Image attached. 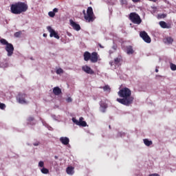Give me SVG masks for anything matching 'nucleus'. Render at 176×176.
Here are the masks:
<instances>
[{
  "mask_svg": "<svg viewBox=\"0 0 176 176\" xmlns=\"http://www.w3.org/2000/svg\"><path fill=\"white\" fill-rule=\"evenodd\" d=\"M118 94L121 98H117L116 101L122 105L129 107L131 105L134 101V97L131 96V90L127 87L121 89Z\"/></svg>",
  "mask_w": 176,
  "mask_h": 176,
  "instance_id": "nucleus-1",
  "label": "nucleus"
},
{
  "mask_svg": "<svg viewBox=\"0 0 176 176\" xmlns=\"http://www.w3.org/2000/svg\"><path fill=\"white\" fill-rule=\"evenodd\" d=\"M28 10V5L24 2L19 1L10 6V12L12 14H21Z\"/></svg>",
  "mask_w": 176,
  "mask_h": 176,
  "instance_id": "nucleus-2",
  "label": "nucleus"
},
{
  "mask_svg": "<svg viewBox=\"0 0 176 176\" xmlns=\"http://www.w3.org/2000/svg\"><path fill=\"white\" fill-rule=\"evenodd\" d=\"M82 13L84 14V19L88 23H91L94 21V20L96 19V16H94V12H93V8L91 7L87 8V14H86L85 10L82 11Z\"/></svg>",
  "mask_w": 176,
  "mask_h": 176,
  "instance_id": "nucleus-3",
  "label": "nucleus"
},
{
  "mask_svg": "<svg viewBox=\"0 0 176 176\" xmlns=\"http://www.w3.org/2000/svg\"><path fill=\"white\" fill-rule=\"evenodd\" d=\"M129 20L133 23V24H138L140 25V23H142V20L141 19V17L138 14L135 12H131L129 14Z\"/></svg>",
  "mask_w": 176,
  "mask_h": 176,
  "instance_id": "nucleus-4",
  "label": "nucleus"
},
{
  "mask_svg": "<svg viewBox=\"0 0 176 176\" xmlns=\"http://www.w3.org/2000/svg\"><path fill=\"white\" fill-rule=\"evenodd\" d=\"M27 97V94L19 92L16 96V101H18L19 104H28V101L25 100Z\"/></svg>",
  "mask_w": 176,
  "mask_h": 176,
  "instance_id": "nucleus-5",
  "label": "nucleus"
},
{
  "mask_svg": "<svg viewBox=\"0 0 176 176\" xmlns=\"http://www.w3.org/2000/svg\"><path fill=\"white\" fill-rule=\"evenodd\" d=\"M140 36L142 38V39H143V41L146 42V43H151V42H152L151 37L145 31L140 32Z\"/></svg>",
  "mask_w": 176,
  "mask_h": 176,
  "instance_id": "nucleus-6",
  "label": "nucleus"
},
{
  "mask_svg": "<svg viewBox=\"0 0 176 176\" xmlns=\"http://www.w3.org/2000/svg\"><path fill=\"white\" fill-rule=\"evenodd\" d=\"M5 50L7 52V56H8V57L13 56V52H14L13 44L9 43L6 45Z\"/></svg>",
  "mask_w": 176,
  "mask_h": 176,
  "instance_id": "nucleus-7",
  "label": "nucleus"
},
{
  "mask_svg": "<svg viewBox=\"0 0 176 176\" xmlns=\"http://www.w3.org/2000/svg\"><path fill=\"white\" fill-rule=\"evenodd\" d=\"M47 30L50 33V38H53L54 36V38H56V39H60V36H58V33L56 32V31L53 30L51 26H47Z\"/></svg>",
  "mask_w": 176,
  "mask_h": 176,
  "instance_id": "nucleus-8",
  "label": "nucleus"
},
{
  "mask_svg": "<svg viewBox=\"0 0 176 176\" xmlns=\"http://www.w3.org/2000/svg\"><path fill=\"white\" fill-rule=\"evenodd\" d=\"M82 71L89 75L94 74V70L91 69V67H89L87 65H83L82 67Z\"/></svg>",
  "mask_w": 176,
  "mask_h": 176,
  "instance_id": "nucleus-9",
  "label": "nucleus"
},
{
  "mask_svg": "<svg viewBox=\"0 0 176 176\" xmlns=\"http://www.w3.org/2000/svg\"><path fill=\"white\" fill-rule=\"evenodd\" d=\"M91 63H97L98 61V54L96 52L91 54Z\"/></svg>",
  "mask_w": 176,
  "mask_h": 176,
  "instance_id": "nucleus-10",
  "label": "nucleus"
},
{
  "mask_svg": "<svg viewBox=\"0 0 176 176\" xmlns=\"http://www.w3.org/2000/svg\"><path fill=\"white\" fill-rule=\"evenodd\" d=\"M100 111L102 113H105L107 112V108H108V104L104 102H100Z\"/></svg>",
  "mask_w": 176,
  "mask_h": 176,
  "instance_id": "nucleus-11",
  "label": "nucleus"
},
{
  "mask_svg": "<svg viewBox=\"0 0 176 176\" xmlns=\"http://www.w3.org/2000/svg\"><path fill=\"white\" fill-rule=\"evenodd\" d=\"M70 25L76 31H80V25L78 23H76L75 21H73L72 19L70 21Z\"/></svg>",
  "mask_w": 176,
  "mask_h": 176,
  "instance_id": "nucleus-12",
  "label": "nucleus"
},
{
  "mask_svg": "<svg viewBox=\"0 0 176 176\" xmlns=\"http://www.w3.org/2000/svg\"><path fill=\"white\" fill-rule=\"evenodd\" d=\"M53 93L54 96H60L63 91H61V89L58 87H55L53 88Z\"/></svg>",
  "mask_w": 176,
  "mask_h": 176,
  "instance_id": "nucleus-13",
  "label": "nucleus"
},
{
  "mask_svg": "<svg viewBox=\"0 0 176 176\" xmlns=\"http://www.w3.org/2000/svg\"><path fill=\"white\" fill-rule=\"evenodd\" d=\"M60 141L63 145H68L69 144V138L67 137H61Z\"/></svg>",
  "mask_w": 176,
  "mask_h": 176,
  "instance_id": "nucleus-14",
  "label": "nucleus"
},
{
  "mask_svg": "<svg viewBox=\"0 0 176 176\" xmlns=\"http://www.w3.org/2000/svg\"><path fill=\"white\" fill-rule=\"evenodd\" d=\"M91 57V54H90V52H85L84 53V60H85V61H89V60H90Z\"/></svg>",
  "mask_w": 176,
  "mask_h": 176,
  "instance_id": "nucleus-15",
  "label": "nucleus"
},
{
  "mask_svg": "<svg viewBox=\"0 0 176 176\" xmlns=\"http://www.w3.org/2000/svg\"><path fill=\"white\" fill-rule=\"evenodd\" d=\"M121 58H116L114 59V61H111L110 62V65H119V63H120L121 61Z\"/></svg>",
  "mask_w": 176,
  "mask_h": 176,
  "instance_id": "nucleus-16",
  "label": "nucleus"
},
{
  "mask_svg": "<svg viewBox=\"0 0 176 176\" xmlns=\"http://www.w3.org/2000/svg\"><path fill=\"white\" fill-rule=\"evenodd\" d=\"M159 24L162 28H171L170 25H167V23L163 21H160Z\"/></svg>",
  "mask_w": 176,
  "mask_h": 176,
  "instance_id": "nucleus-17",
  "label": "nucleus"
},
{
  "mask_svg": "<svg viewBox=\"0 0 176 176\" xmlns=\"http://www.w3.org/2000/svg\"><path fill=\"white\" fill-rule=\"evenodd\" d=\"M66 173L67 174H68L69 175H73L74 174V167L72 166H68L66 169Z\"/></svg>",
  "mask_w": 176,
  "mask_h": 176,
  "instance_id": "nucleus-18",
  "label": "nucleus"
},
{
  "mask_svg": "<svg viewBox=\"0 0 176 176\" xmlns=\"http://www.w3.org/2000/svg\"><path fill=\"white\" fill-rule=\"evenodd\" d=\"M126 53L127 54H133L134 50H133V46L129 45L126 47Z\"/></svg>",
  "mask_w": 176,
  "mask_h": 176,
  "instance_id": "nucleus-19",
  "label": "nucleus"
},
{
  "mask_svg": "<svg viewBox=\"0 0 176 176\" xmlns=\"http://www.w3.org/2000/svg\"><path fill=\"white\" fill-rule=\"evenodd\" d=\"M144 145H146V146H151V145H152V144H153V142H152V140H149L148 139H144Z\"/></svg>",
  "mask_w": 176,
  "mask_h": 176,
  "instance_id": "nucleus-20",
  "label": "nucleus"
},
{
  "mask_svg": "<svg viewBox=\"0 0 176 176\" xmlns=\"http://www.w3.org/2000/svg\"><path fill=\"white\" fill-rule=\"evenodd\" d=\"M164 42L165 43H168V45H170L171 43H173V42H174V39H173L171 37H166V38H164Z\"/></svg>",
  "mask_w": 176,
  "mask_h": 176,
  "instance_id": "nucleus-21",
  "label": "nucleus"
},
{
  "mask_svg": "<svg viewBox=\"0 0 176 176\" xmlns=\"http://www.w3.org/2000/svg\"><path fill=\"white\" fill-rule=\"evenodd\" d=\"M78 126H82V127H86V126H87L86 121H83V117L80 118V124H78Z\"/></svg>",
  "mask_w": 176,
  "mask_h": 176,
  "instance_id": "nucleus-22",
  "label": "nucleus"
},
{
  "mask_svg": "<svg viewBox=\"0 0 176 176\" xmlns=\"http://www.w3.org/2000/svg\"><path fill=\"white\" fill-rule=\"evenodd\" d=\"M100 89H103L104 91H107V93H111V87H109V85H105L104 87H100Z\"/></svg>",
  "mask_w": 176,
  "mask_h": 176,
  "instance_id": "nucleus-23",
  "label": "nucleus"
},
{
  "mask_svg": "<svg viewBox=\"0 0 176 176\" xmlns=\"http://www.w3.org/2000/svg\"><path fill=\"white\" fill-rule=\"evenodd\" d=\"M0 43H1V45H6V46H8V45H9L10 43H8V41H6V39L1 38L0 40Z\"/></svg>",
  "mask_w": 176,
  "mask_h": 176,
  "instance_id": "nucleus-24",
  "label": "nucleus"
},
{
  "mask_svg": "<svg viewBox=\"0 0 176 176\" xmlns=\"http://www.w3.org/2000/svg\"><path fill=\"white\" fill-rule=\"evenodd\" d=\"M41 171L43 174H49V169L46 168H43Z\"/></svg>",
  "mask_w": 176,
  "mask_h": 176,
  "instance_id": "nucleus-25",
  "label": "nucleus"
},
{
  "mask_svg": "<svg viewBox=\"0 0 176 176\" xmlns=\"http://www.w3.org/2000/svg\"><path fill=\"white\" fill-rule=\"evenodd\" d=\"M72 122L73 123H75V124H76L77 126H79L80 121L76 120L75 118H72Z\"/></svg>",
  "mask_w": 176,
  "mask_h": 176,
  "instance_id": "nucleus-26",
  "label": "nucleus"
},
{
  "mask_svg": "<svg viewBox=\"0 0 176 176\" xmlns=\"http://www.w3.org/2000/svg\"><path fill=\"white\" fill-rule=\"evenodd\" d=\"M21 36V32H16L14 34V36H15V38H20Z\"/></svg>",
  "mask_w": 176,
  "mask_h": 176,
  "instance_id": "nucleus-27",
  "label": "nucleus"
},
{
  "mask_svg": "<svg viewBox=\"0 0 176 176\" xmlns=\"http://www.w3.org/2000/svg\"><path fill=\"white\" fill-rule=\"evenodd\" d=\"M64 73V70H63V69L59 68L56 70V74L57 75H60V74H63Z\"/></svg>",
  "mask_w": 176,
  "mask_h": 176,
  "instance_id": "nucleus-28",
  "label": "nucleus"
},
{
  "mask_svg": "<svg viewBox=\"0 0 176 176\" xmlns=\"http://www.w3.org/2000/svg\"><path fill=\"white\" fill-rule=\"evenodd\" d=\"M170 69L172 71H176V65L173 63H170Z\"/></svg>",
  "mask_w": 176,
  "mask_h": 176,
  "instance_id": "nucleus-29",
  "label": "nucleus"
},
{
  "mask_svg": "<svg viewBox=\"0 0 176 176\" xmlns=\"http://www.w3.org/2000/svg\"><path fill=\"white\" fill-rule=\"evenodd\" d=\"M48 15L50 16V17H54V16H56V14H54L53 11H50L48 12Z\"/></svg>",
  "mask_w": 176,
  "mask_h": 176,
  "instance_id": "nucleus-30",
  "label": "nucleus"
},
{
  "mask_svg": "<svg viewBox=\"0 0 176 176\" xmlns=\"http://www.w3.org/2000/svg\"><path fill=\"white\" fill-rule=\"evenodd\" d=\"M6 108V105L3 103L0 102V109H5Z\"/></svg>",
  "mask_w": 176,
  "mask_h": 176,
  "instance_id": "nucleus-31",
  "label": "nucleus"
},
{
  "mask_svg": "<svg viewBox=\"0 0 176 176\" xmlns=\"http://www.w3.org/2000/svg\"><path fill=\"white\" fill-rule=\"evenodd\" d=\"M6 108V105L3 103L0 102V109H5Z\"/></svg>",
  "mask_w": 176,
  "mask_h": 176,
  "instance_id": "nucleus-32",
  "label": "nucleus"
},
{
  "mask_svg": "<svg viewBox=\"0 0 176 176\" xmlns=\"http://www.w3.org/2000/svg\"><path fill=\"white\" fill-rule=\"evenodd\" d=\"M120 2L121 5H127V1L126 0H120Z\"/></svg>",
  "mask_w": 176,
  "mask_h": 176,
  "instance_id": "nucleus-33",
  "label": "nucleus"
},
{
  "mask_svg": "<svg viewBox=\"0 0 176 176\" xmlns=\"http://www.w3.org/2000/svg\"><path fill=\"white\" fill-rule=\"evenodd\" d=\"M45 166V163L43 161H40L38 162V167H43Z\"/></svg>",
  "mask_w": 176,
  "mask_h": 176,
  "instance_id": "nucleus-34",
  "label": "nucleus"
},
{
  "mask_svg": "<svg viewBox=\"0 0 176 176\" xmlns=\"http://www.w3.org/2000/svg\"><path fill=\"white\" fill-rule=\"evenodd\" d=\"M166 16L167 15L166 14H162L160 15V19H166Z\"/></svg>",
  "mask_w": 176,
  "mask_h": 176,
  "instance_id": "nucleus-35",
  "label": "nucleus"
},
{
  "mask_svg": "<svg viewBox=\"0 0 176 176\" xmlns=\"http://www.w3.org/2000/svg\"><path fill=\"white\" fill-rule=\"evenodd\" d=\"M34 118L32 116H30L28 118V122H32L34 121Z\"/></svg>",
  "mask_w": 176,
  "mask_h": 176,
  "instance_id": "nucleus-36",
  "label": "nucleus"
},
{
  "mask_svg": "<svg viewBox=\"0 0 176 176\" xmlns=\"http://www.w3.org/2000/svg\"><path fill=\"white\" fill-rule=\"evenodd\" d=\"M67 102H72V99L71 97H69L66 99Z\"/></svg>",
  "mask_w": 176,
  "mask_h": 176,
  "instance_id": "nucleus-37",
  "label": "nucleus"
},
{
  "mask_svg": "<svg viewBox=\"0 0 176 176\" xmlns=\"http://www.w3.org/2000/svg\"><path fill=\"white\" fill-rule=\"evenodd\" d=\"M54 14L56 13H58V8H54L53 11H52Z\"/></svg>",
  "mask_w": 176,
  "mask_h": 176,
  "instance_id": "nucleus-38",
  "label": "nucleus"
},
{
  "mask_svg": "<svg viewBox=\"0 0 176 176\" xmlns=\"http://www.w3.org/2000/svg\"><path fill=\"white\" fill-rule=\"evenodd\" d=\"M33 145L34 146H38L39 145V142H36L34 143Z\"/></svg>",
  "mask_w": 176,
  "mask_h": 176,
  "instance_id": "nucleus-39",
  "label": "nucleus"
},
{
  "mask_svg": "<svg viewBox=\"0 0 176 176\" xmlns=\"http://www.w3.org/2000/svg\"><path fill=\"white\" fill-rule=\"evenodd\" d=\"M148 176H160V175L157 173H155V174L149 175Z\"/></svg>",
  "mask_w": 176,
  "mask_h": 176,
  "instance_id": "nucleus-40",
  "label": "nucleus"
},
{
  "mask_svg": "<svg viewBox=\"0 0 176 176\" xmlns=\"http://www.w3.org/2000/svg\"><path fill=\"white\" fill-rule=\"evenodd\" d=\"M135 3H137V2H140V1L141 0H132Z\"/></svg>",
  "mask_w": 176,
  "mask_h": 176,
  "instance_id": "nucleus-41",
  "label": "nucleus"
},
{
  "mask_svg": "<svg viewBox=\"0 0 176 176\" xmlns=\"http://www.w3.org/2000/svg\"><path fill=\"white\" fill-rule=\"evenodd\" d=\"M151 2H156L157 0H149Z\"/></svg>",
  "mask_w": 176,
  "mask_h": 176,
  "instance_id": "nucleus-42",
  "label": "nucleus"
},
{
  "mask_svg": "<svg viewBox=\"0 0 176 176\" xmlns=\"http://www.w3.org/2000/svg\"><path fill=\"white\" fill-rule=\"evenodd\" d=\"M54 159H56V160H57V159H58V156L55 155V156H54Z\"/></svg>",
  "mask_w": 176,
  "mask_h": 176,
  "instance_id": "nucleus-43",
  "label": "nucleus"
},
{
  "mask_svg": "<svg viewBox=\"0 0 176 176\" xmlns=\"http://www.w3.org/2000/svg\"><path fill=\"white\" fill-rule=\"evenodd\" d=\"M43 36L45 37V38H46V36H47V34H43Z\"/></svg>",
  "mask_w": 176,
  "mask_h": 176,
  "instance_id": "nucleus-44",
  "label": "nucleus"
},
{
  "mask_svg": "<svg viewBox=\"0 0 176 176\" xmlns=\"http://www.w3.org/2000/svg\"><path fill=\"white\" fill-rule=\"evenodd\" d=\"M155 72H159V69H155Z\"/></svg>",
  "mask_w": 176,
  "mask_h": 176,
  "instance_id": "nucleus-45",
  "label": "nucleus"
},
{
  "mask_svg": "<svg viewBox=\"0 0 176 176\" xmlns=\"http://www.w3.org/2000/svg\"><path fill=\"white\" fill-rule=\"evenodd\" d=\"M99 46H100V47H101V48L103 47L102 45H101V44H99Z\"/></svg>",
  "mask_w": 176,
  "mask_h": 176,
  "instance_id": "nucleus-46",
  "label": "nucleus"
}]
</instances>
